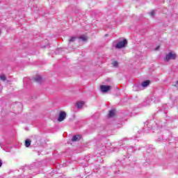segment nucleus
<instances>
[{"mask_svg": "<svg viewBox=\"0 0 178 178\" xmlns=\"http://www.w3.org/2000/svg\"><path fill=\"white\" fill-rule=\"evenodd\" d=\"M176 58H177V56L176 55V54H175L173 51H170L166 54L164 60L166 62H169V60H175Z\"/></svg>", "mask_w": 178, "mask_h": 178, "instance_id": "1", "label": "nucleus"}, {"mask_svg": "<svg viewBox=\"0 0 178 178\" xmlns=\"http://www.w3.org/2000/svg\"><path fill=\"white\" fill-rule=\"evenodd\" d=\"M126 45H127V40L123 39L122 40H120L117 43V44L115 45V48L117 49H120L122 48H124Z\"/></svg>", "mask_w": 178, "mask_h": 178, "instance_id": "2", "label": "nucleus"}, {"mask_svg": "<svg viewBox=\"0 0 178 178\" xmlns=\"http://www.w3.org/2000/svg\"><path fill=\"white\" fill-rule=\"evenodd\" d=\"M64 119H66V113L65 111H60L58 115V120L59 122H63Z\"/></svg>", "mask_w": 178, "mask_h": 178, "instance_id": "3", "label": "nucleus"}, {"mask_svg": "<svg viewBox=\"0 0 178 178\" xmlns=\"http://www.w3.org/2000/svg\"><path fill=\"white\" fill-rule=\"evenodd\" d=\"M111 88H112V87L109 86L102 85L100 86V90L102 92H108Z\"/></svg>", "mask_w": 178, "mask_h": 178, "instance_id": "4", "label": "nucleus"}, {"mask_svg": "<svg viewBox=\"0 0 178 178\" xmlns=\"http://www.w3.org/2000/svg\"><path fill=\"white\" fill-rule=\"evenodd\" d=\"M76 108H78V109H81L82 106H84V102H77L76 104Z\"/></svg>", "mask_w": 178, "mask_h": 178, "instance_id": "5", "label": "nucleus"}, {"mask_svg": "<svg viewBox=\"0 0 178 178\" xmlns=\"http://www.w3.org/2000/svg\"><path fill=\"white\" fill-rule=\"evenodd\" d=\"M34 81L36 83H41L42 81V78L41 77V76L40 75H37L35 78H34Z\"/></svg>", "mask_w": 178, "mask_h": 178, "instance_id": "6", "label": "nucleus"}, {"mask_svg": "<svg viewBox=\"0 0 178 178\" xmlns=\"http://www.w3.org/2000/svg\"><path fill=\"white\" fill-rule=\"evenodd\" d=\"M81 138V136L80 135H75L72 137V141H79Z\"/></svg>", "mask_w": 178, "mask_h": 178, "instance_id": "7", "label": "nucleus"}, {"mask_svg": "<svg viewBox=\"0 0 178 178\" xmlns=\"http://www.w3.org/2000/svg\"><path fill=\"white\" fill-rule=\"evenodd\" d=\"M149 83H150L149 81L147 80V81H145L142 82L141 86H142L144 88H145L148 87Z\"/></svg>", "mask_w": 178, "mask_h": 178, "instance_id": "8", "label": "nucleus"}, {"mask_svg": "<svg viewBox=\"0 0 178 178\" xmlns=\"http://www.w3.org/2000/svg\"><path fill=\"white\" fill-rule=\"evenodd\" d=\"M31 145V140L30 139H26L25 140V147H29Z\"/></svg>", "mask_w": 178, "mask_h": 178, "instance_id": "9", "label": "nucleus"}, {"mask_svg": "<svg viewBox=\"0 0 178 178\" xmlns=\"http://www.w3.org/2000/svg\"><path fill=\"white\" fill-rule=\"evenodd\" d=\"M108 116L109 118H113V116H115V110L110 111L108 113Z\"/></svg>", "mask_w": 178, "mask_h": 178, "instance_id": "10", "label": "nucleus"}, {"mask_svg": "<svg viewBox=\"0 0 178 178\" xmlns=\"http://www.w3.org/2000/svg\"><path fill=\"white\" fill-rule=\"evenodd\" d=\"M79 40H81L83 42H86L87 41V36L86 35H81L79 37Z\"/></svg>", "mask_w": 178, "mask_h": 178, "instance_id": "11", "label": "nucleus"}, {"mask_svg": "<svg viewBox=\"0 0 178 178\" xmlns=\"http://www.w3.org/2000/svg\"><path fill=\"white\" fill-rule=\"evenodd\" d=\"M112 65H113V67H118V66H119V63H118V61H113L112 63Z\"/></svg>", "mask_w": 178, "mask_h": 178, "instance_id": "12", "label": "nucleus"}, {"mask_svg": "<svg viewBox=\"0 0 178 178\" xmlns=\"http://www.w3.org/2000/svg\"><path fill=\"white\" fill-rule=\"evenodd\" d=\"M76 41V37L73 36L69 40V42H74Z\"/></svg>", "mask_w": 178, "mask_h": 178, "instance_id": "13", "label": "nucleus"}, {"mask_svg": "<svg viewBox=\"0 0 178 178\" xmlns=\"http://www.w3.org/2000/svg\"><path fill=\"white\" fill-rule=\"evenodd\" d=\"M0 79L3 81H5L6 80V76L5 75H0Z\"/></svg>", "mask_w": 178, "mask_h": 178, "instance_id": "14", "label": "nucleus"}, {"mask_svg": "<svg viewBox=\"0 0 178 178\" xmlns=\"http://www.w3.org/2000/svg\"><path fill=\"white\" fill-rule=\"evenodd\" d=\"M149 14L151 16V17H154V16H155V10L151 11Z\"/></svg>", "mask_w": 178, "mask_h": 178, "instance_id": "15", "label": "nucleus"}, {"mask_svg": "<svg viewBox=\"0 0 178 178\" xmlns=\"http://www.w3.org/2000/svg\"><path fill=\"white\" fill-rule=\"evenodd\" d=\"M146 102H147V104H145V105H149V103L151 102V100H150V99H147V100L146 101Z\"/></svg>", "mask_w": 178, "mask_h": 178, "instance_id": "16", "label": "nucleus"}, {"mask_svg": "<svg viewBox=\"0 0 178 178\" xmlns=\"http://www.w3.org/2000/svg\"><path fill=\"white\" fill-rule=\"evenodd\" d=\"M136 88H138V86L137 85L134 86V90H137Z\"/></svg>", "mask_w": 178, "mask_h": 178, "instance_id": "17", "label": "nucleus"}, {"mask_svg": "<svg viewBox=\"0 0 178 178\" xmlns=\"http://www.w3.org/2000/svg\"><path fill=\"white\" fill-rule=\"evenodd\" d=\"M159 49V46L157 47L156 49H155V51H158Z\"/></svg>", "mask_w": 178, "mask_h": 178, "instance_id": "18", "label": "nucleus"}, {"mask_svg": "<svg viewBox=\"0 0 178 178\" xmlns=\"http://www.w3.org/2000/svg\"><path fill=\"white\" fill-rule=\"evenodd\" d=\"M1 166H2V161L1 160H0V168H1Z\"/></svg>", "mask_w": 178, "mask_h": 178, "instance_id": "19", "label": "nucleus"}, {"mask_svg": "<svg viewBox=\"0 0 178 178\" xmlns=\"http://www.w3.org/2000/svg\"><path fill=\"white\" fill-rule=\"evenodd\" d=\"M175 87H178V81H177V83L175 84Z\"/></svg>", "mask_w": 178, "mask_h": 178, "instance_id": "20", "label": "nucleus"}]
</instances>
